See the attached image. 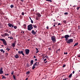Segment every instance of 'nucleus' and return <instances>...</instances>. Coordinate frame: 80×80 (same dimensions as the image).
<instances>
[{"label": "nucleus", "mask_w": 80, "mask_h": 80, "mask_svg": "<svg viewBox=\"0 0 80 80\" xmlns=\"http://www.w3.org/2000/svg\"><path fill=\"white\" fill-rule=\"evenodd\" d=\"M31 20V22L32 23H33V20Z\"/></svg>", "instance_id": "obj_34"}, {"label": "nucleus", "mask_w": 80, "mask_h": 80, "mask_svg": "<svg viewBox=\"0 0 80 80\" xmlns=\"http://www.w3.org/2000/svg\"><path fill=\"white\" fill-rule=\"evenodd\" d=\"M2 73H3V71H0V74H2Z\"/></svg>", "instance_id": "obj_19"}, {"label": "nucleus", "mask_w": 80, "mask_h": 80, "mask_svg": "<svg viewBox=\"0 0 80 80\" xmlns=\"http://www.w3.org/2000/svg\"><path fill=\"white\" fill-rule=\"evenodd\" d=\"M74 73H75V71H73V72H72L73 74H74Z\"/></svg>", "instance_id": "obj_51"}, {"label": "nucleus", "mask_w": 80, "mask_h": 80, "mask_svg": "<svg viewBox=\"0 0 80 80\" xmlns=\"http://www.w3.org/2000/svg\"><path fill=\"white\" fill-rule=\"evenodd\" d=\"M37 58V57H36L35 56H34V58Z\"/></svg>", "instance_id": "obj_55"}, {"label": "nucleus", "mask_w": 80, "mask_h": 80, "mask_svg": "<svg viewBox=\"0 0 80 80\" xmlns=\"http://www.w3.org/2000/svg\"><path fill=\"white\" fill-rule=\"evenodd\" d=\"M49 28H48V26H47V29H48Z\"/></svg>", "instance_id": "obj_49"}, {"label": "nucleus", "mask_w": 80, "mask_h": 80, "mask_svg": "<svg viewBox=\"0 0 80 80\" xmlns=\"http://www.w3.org/2000/svg\"><path fill=\"white\" fill-rule=\"evenodd\" d=\"M73 42V39H70L68 40L66 42L67 43L70 44L71 43H72Z\"/></svg>", "instance_id": "obj_4"}, {"label": "nucleus", "mask_w": 80, "mask_h": 80, "mask_svg": "<svg viewBox=\"0 0 80 80\" xmlns=\"http://www.w3.org/2000/svg\"><path fill=\"white\" fill-rule=\"evenodd\" d=\"M47 2H52V1L51 0H46Z\"/></svg>", "instance_id": "obj_20"}, {"label": "nucleus", "mask_w": 80, "mask_h": 80, "mask_svg": "<svg viewBox=\"0 0 80 80\" xmlns=\"http://www.w3.org/2000/svg\"><path fill=\"white\" fill-rule=\"evenodd\" d=\"M68 12H66L64 13V15H68Z\"/></svg>", "instance_id": "obj_35"}, {"label": "nucleus", "mask_w": 80, "mask_h": 80, "mask_svg": "<svg viewBox=\"0 0 80 80\" xmlns=\"http://www.w3.org/2000/svg\"><path fill=\"white\" fill-rule=\"evenodd\" d=\"M12 47H15V43H13L12 45Z\"/></svg>", "instance_id": "obj_16"}, {"label": "nucleus", "mask_w": 80, "mask_h": 80, "mask_svg": "<svg viewBox=\"0 0 80 80\" xmlns=\"http://www.w3.org/2000/svg\"><path fill=\"white\" fill-rule=\"evenodd\" d=\"M33 27L34 28H37V26L36 25H33Z\"/></svg>", "instance_id": "obj_17"}, {"label": "nucleus", "mask_w": 80, "mask_h": 80, "mask_svg": "<svg viewBox=\"0 0 80 80\" xmlns=\"http://www.w3.org/2000/svg\"><path fill=\"white\" fill-rule=\"evenodd\" d=\"M56 37L55 36H53L51 37V40L53 43H55L56 42V39H55Z\"/></svg>", "instance_id": "obj_3"}, {"label": "nucleus", "mask_w": 80, "mask_h": 80, "mask_svg": "<svg viewBox=\"0 0 80 80\" xmlns=\"http://www.w3.org/2000/svg\"><path fill=\"white\" fill-rule=\"evenodd\" d=\"M69 37H70V36L68 35H66L64 36V38L66 39H68Z\"/></svg>", "instance_id": "obj_10"}, {"label": "nucleus", "mask_w": 80, "mask_h": 80, "mask_svg": "<svg viewBox=\"0 0 80 80\" xmlns=\"http://www.w3.org/2000/svg\"><path fill=\"white\" fill-rule=\"evenodd\" d=\"M22 15H24V12H22Z\"/></svg>", "instance_id": "obj_36"}, {"label": "nucleus", "mask_w": 80, "mask_h": 80, "mask_svg": "<svg viewBox=\"0 0 80 80\" xmlns=\"http://www.w3.org/2000/svg\"><path fill=\"white\" fill-rule=\"evenodd\" d=\"M27 25L26 24H24L23 25V27H24V28H26V26Z\"/></svg>", "instance_id": "obj_24"}, {"label": "nucleus", "mask_w": 80, "mask_h": 80, "mask_svg": "<svg viewBox=\"0 0 80 80\" xmlns=\"http://www.w3.org/2000/svg\"><path fill=\"white\" fill-rule=\"evenodd\" d=\"M33 64V60H31V66Z\"/></svg>", "instance_id": "obj_14"}, {"label": "nucleus", "mask_w": 80, "mask_h": 80, "mask_svg": "<svg viewBox=\"0 0 80 80\" xmlns=\"http://www.w3.org/2000/svg\"><path fill=\"white\" fill-rule=\"evenodd\" d=\"M13 73H14V72H11V75H13Z\"/></svg>", "instance_id": "obj_40"}, {"label": "nucleus", "mask_w": 80, "mask_h": 80, "mask_svg": "<svg viewBox=\"0 0 80 80\" xmlns=\"http://www.w3.org/2000/svg\"><path fill=\"white\" fill-rule=\"evenodd\" d=\"M1 36L3 37H5L6 36H9V34L8 33H6L5 34H1Z\"/></svg>", "instance_id": "obj_6"}, {"label": "nucleus", "mask_w": 80, "mask_h": 80, "mask_svg": "<svg viewBox=\"0 0 80 80\" xmlns=\"http://www.w3.org/2000/svg\"><path fill=\"white\" fill-rule=\"evenodd\" d=\"M68 53V52H64V55H67Z\"/></svg>", "instance_id": "obj_31"}, {"label": "nucleus", "mask_w": 80, "mask_h": 80, "mask_svg": "<svg viewBox=\"0 0 80 80\" xmlns=\"http://www.w3.org/2000/svg\"><path fill=\"white\" fill-rule=\"evenodd\" d=\"M13 78L14 80H15L16 78H15V75H13Z\"/></svg>", "instance_id": "obj_27"}, {"label": "nucleus", "mask_w": 80, "mask_h": 80, "mask_svg": "<svg viewBox=\"0 0 80 80\" xmlns=\"http://www.w3.org/2000/svg\"><path fill=\"white\" fill-rule=\"evenodd\" d=\"M60 50V49H59L58 50H57V52H58V51H59Z\"/></svg>", "instance_id": "obj_53"}, {"label": "nucleus", "mask_w": 80, "mask_h": 80, "mask_svg": "<svg viewBox=\"0 0 80 80\" xmlns=\"http://www.w3.org/2000/svg\"><path fill=\"white\" fill-rule=\"evenodd\" d=\"M39 52V51H37V52H36V53H38Z\"/></svg>", "instance_id": "obj_45"}, {"label": "nucleus", "mask_w": 80, "mask_h": 80, "mask_svg": "<svg viewBox=\"0 0 80 80\" xmlns=\"http://www.w3.org/2000/svg\"><path fill=\"white\" fill-rule=\"evenodd\" d=\"M30 73V72H29V71H28L27 72H26V74L27 75H28V74H29Z\"/></svg>", "instance_id": "obj_22"}, {"label": "nucleus", "mask_w": 80, "mask_h": 80, "mask_svg": "<svg viewBox=\"0 0 80 80\" xmlns=\"http://www.w3.org/2000/svg\"><path fill=\"white\" fill-rule=\"evenodd\" d=\"M46 60H47V59H45L44 60V62H45V61H46Z\"/></svg>", "instance_id": "obj_48"}, {"label": "nucleus", "mask_w": 80, "mask_h": 80, "mask_svg": "<svg viewBox=\"0 0 80 80\" xmlns=\"http://www.w3.org/2000/svg\"><path fill=\"white\" fill-rule=\"evenodd\" d=\"M0 51H1V52H3V50L2 49H0Z\"/></svg>", "instance_id": "obj_42"}, {"label": "nucleus", "mask_w": 80, "mask_h": 80, "mask_svg": "<svg viewBox=\"0 0 80 80\" xmlns=\"http://www.w3.org/2000/svg\"><path fill=\"white\" fill-rule=\"evenodd\" d=\"M14 57L16 58H19V56H18V54H16L14 56Z\"/></svg>", "instance_id": "obj_11"}, {"label": "nucleus", "mask_w": 80, "mask_h": 80, "mask_svg": "<svg viewBox=\"0 0 80 80\" xmlns=\"http://www.w3.org/2000/svg\"><path fill=\"white\" fill-rule=\"evenodd\" d=\"M38 64H37V62H36L33 65V67L32 68L33 70L35 69V67L38 66Z\"/></svg>", "instance_id": "obj_5"}, {"label": "nucleus", "mask_w": 80, "mask_h": 80, "mask_svg": "<svg viewBox=\"0 0 80 80\" xmlns=\"http://www.w3.org/2000/svg\"><path fill=\"white\" fill-rule=\"evenodd\" d=\"M10 7H11V8H13V5H11V6H10Z\"/></svg>", "instance_id": "obj_28"}, {"label": "nucleus", "mask_w": 80, "mask_h": 80, "mask_svg": "<svg viewBox=\"0 0 80 80\" xmlns=\"http://www.w3.org/2000/svg\"><path fill=\"white\" fill-rule=\"evenodd\" d=\"M5 32H8V29H7Z\"/></svg>", "instance_id": "obj_43"}, {"label": "nucleus", "mask_w": 80, "mask_h": 80, "mask_svg": "<svg viewBox=\"0 0 80 80\" xmlns=\"http://www.w3.org/2000/svg\"><path fill=\"white\" fill-rule=\"evenodd\" d=\"M3 78H4V79H6V77H5V76H3L2 77V79H3Z\"/></svg>", "instance_id": "obj_26"}, {"label": "nucleus", "mask_w": 80, "mask_h": 80, "mask_svg": "<svg viewBox=\"0 0 80 80\" xmlns=\"http://www.w3.org/2000/svg\"><path fill=\"white\" fill-rule=\"evenodd\" d=\"M36 51H38V48H36Z\"/></svg>", "instance_id": "obj_54"}, {"label": "nucleus", "mask_w": 80, "mask_h": 80, "mask_svg": "<svg viewBox=\"0 0 80 80\" xmlns=\"http://www.w3.org/2000/svg\"><path fill=\"white\" fill-rule=\"evenodd\" d=\"M1 15H4V13H3L2 12L1 13H0Z\"/></svg>", "instance_id": "obj_29"}, {"label": "nucleus", "mask_w": 80, "mask_h": 80, "mask_svg": "<svg viewBox=\"0 0 80 80\" xmlns=\"http://www.w3.org/2000/svg\"><path fill=\"white\" fill-rule=\"evenodd\" d=\"M1 46L2 47H4V46L3 45H1Z\"/></svg>", "instance_id": "obj_63"}, {"label": "nucleus", "mask_w": 80, "mask_h": 80, "mask_svg": "<svg viewBox=\"0 0 80 80\" xmlns=\"http://www.w3.org/2000/svg\"><path fill=\"white\" fill-rule=\"evenodd\" d=\"M0 40L1 41H2L3 42V43L4 45H5V46H7V42H6V41L4 39H2V38H1L0 39Z\"/></svg>", "instance_id": "obj_1"}, {"label": "nucleus", "mask_w": 80, "mask_h": 80, "mask_svg": "<svg viewBox=\"0 0 80 80\" xmlns=\"http://www.w3.org/2000/svg\"><path fill=\"white\" fill-rule=\"evenodd\" d=\"M14 28L15 29H17V26H14Z\"/></svg>", "instance_id": "obj_25"}, {"label": "nucleus", "mask_w": 80, "mask_h": 80, "mask_svg": "<svg viewBox=\"0 0 80 80\" xmlns=\"http://www.w3.org/2000/svg\"><path fill=\"white\" fill-rule=\"evenodd\" d=\"M72 73H71L69 75V78H71L72 77Z\"/></svg>", "instance_id": "obj_18"}, {"label": "nucleus", "mask_w": 80, "mask_h": 80, "mask_svg": "<svg viewBox=\"0 0 80 80\" xmlns=\"http://www.w3.org/2000/svg\"><path fill=\"white\" fill-rule=\"evenodd\" d=\"M8 25L9 27H12V28H13V25L10 23H9L8 24Z\"/></svg>", "instance_id": "obj_9"}, {"label": "nucleus", "mask_w": 80, "mask_h": 80, "mask_svg": "<svg viewBox=\"0 0 80 80\" xmlns=\"http://www.w3.org/2000/svg\"><path fill=\"white\" fill-rule=\"evenodd\" d=\"M47 62H48L47 61H46V62H45L44 63H47Z\"/></svg>", "instance_id": "obj_50"}, {"label": "nucleus", "mask_w": 80, "mask_h": 80, "mask_svg": "<svg viewBox=\"0 0 80 80\" xmlns=\"http://www.w3.org/2000/svg\"><path fill=\"white\" fill-rule=\"evenodd\" d=\"M6 50H7L8 52L10 51V49L8 48H7L6 49Z\"/></svg>", "instance_id": "obj_21"}, {"label": "nucleus", "mask_w": 80, "mask_h": 80, "mask_svg": "<svg viewBox=\"0 0 80 80\" xmlns=\"http://www.w3.org/2000/svg\"><path fill=\"white\" fill-rule=\"evenodd\" d=\"M6 56L7 57H8V53H5Z\"/></svg>", "instance_id": "obj_23"}, {"label": "nucleus", "mask_w": 80, "mask_h": 80, "mask_svg": "<svg viewBox=\"0 0 80 80\" xmlns=\"http://www.w3.org/2000/svg\"><path fill=\"white\" fill-rule=\"evenodd\" d=\"M64 37L63 36L61 38V39H62L63 38H64Z\"/></svg>", "instance_id": "obj_58"}, {"label": "nucleus", "mask_w": 80, "mask_h": 80, "mask_svg": "<svg viewBox=\"0 0 80 80\" xmlns=\"http://www.w3.org/2000/svg\"><path fill=\"white\" fill-rule=\"evenodd\" d=\"M80 7H77V10H79V9H80Z\"/></svg>", "instance_id": "obj_30"}, {"label": "nucleus", "mask_w": 80, "mask_h": 80, "mask_svg": "<svg viewBox=\"0 0 80 80\" xmlns=\"http://www.w3.org/2000/svg\"><path fill=\"white\" fill-rule=\"evenodd\" d=\"M25 80H28V78H26Z\"/></svg>", "instance_id": "obj_62"}, {"label": "nucleus", "mask_w": 80, "mask_h": 80, "mask_svg": "<svg viewBox=\"0 0 80 80\" xmlns=\"http://www.w3.org/2000/svg\"><path fill=\"white\" fill-rule=\"evenodd\" d=\"M18 53L19 54H21L23 56H25V54H24V53H23V51H18Z\"/></svg>", "instance_id": "obj_7"}, {"label": "nucleus", "mask_w": 80, "mask_h": 80, "mask_svg": "<svg viewBox=\"0 0 80 80\" xmlns=\"http://www.w3.org/2000/svg\"><path fill=\"white\" fill-rule=\"evenodd\" d=\"M45 57H46L47 58H48V56H46Z\"/></svg>", "instance_id": "obj_46"}, {"label": "nucleus", "mask_w": 80, "mask_h": 80, "mask_svg": "<svg viewBox=\"0 0 80 80\" xmlns=\"http://www.w3.org/2000/svg\"><path fill=\"white\" fill-rule=\"evenodd\" d=\"M29 18L31 20H32V19L30 17H29Z\"/></svg>", "instance_id": "obj_60"}, {"label": "nucleus", "mask_w": 80, "mask_h": 80, "mask_svg": "<svg viewBox=\"0 0 80 80\" xmlns=\"http://www.w3.org/2000/svg\"><path fill=\"white\" fill-rule=\"evenodd\" d=\"M78 57H80V55L78 56Z\"/></svg>", "instance_id": "obj_64"}, {"label": "nucleus", "mask_w": 80, "mask_h": 80, "mask_svg": "<svg viewBox=\"0 0 80 80\" xmlns=\"http://www.w3.org/2000/svg\"><path fill=\"white\" fill-rule=\"evenodd\" d=\"M2 52L3 53H5V51H3Z\"/></svg>", "instance_id": "obj_56"}, {"label": "nucleus", "mask_w": 80, "mask_h": 80, "mask_svg": "<svg viewBox=\"0 0 80 80\" xmlns=\"http://www.w3.org/2000/svg\"><path fill=\"white\" fill-rule=\"evenodd\" d=\"M59 25H61V23H58V26Z\"/></svg>", "instance_id": "obj_41"}, {"label": "nucleus", "mask_w": 80, "mask_h": 80, "mask_svg": "<svg viewBox=\"0 0 80 80\" xmlns=\"http://www.w3.org/2000/svg\"><path fill=\"white\" fill-rule=\"evenodd\" d=\"M78 44V42H77L75 43V45H74V47H75V46H77Z\"/></svg>", "instance_id": "obj_15"}, {"label": "nucleus", "mask_w": 80, "mask_h": 80, "mask_svg": "<svg viewBox=\"0 0 80 80\" xmlns=\"http://www.w3.org/2000/svg\"><path fill=\"white\" fill-rule=\"evenodd\" d=\"M37 15L39 18L41 17V16H42V15H40V14L39 13H38Z\"/></svg>", "instance_id": "obj_13"}, {"label": "nucleus", "mask_w": 80, "mask_h": 80, "mask_svg": "<svg viewBox=\"0 0 80 80\" xmlns=\"http://www.w3.org/2000/svg\"><path fill=\"white\" fill-rule=\"evenodd\" d=\"M0 69V71H3V70H3V68H1Z\"/></svg>", "instance_id": "obj_32"}, {"label": "nucleus", "mask_w": 80, "mask_h": 80, "mask_svg": "<svg viewBox=\"0 0 80 80\" xmlns=\"http://www.w3.org/2000/svg\"><path fill=\"white\" fill-rule=\"evenodd\" d=\"M36 20H38V17H36Z\"/></svg>", "instance_id": "obj_39"}, {"label": "nucleus", "mask_w": 80, "mask_h": 80, "mask_svg": "<svg viewBox=\"0 0 80 80\" xmlns=\"http://www.w3.org/2000/svg\"><path fill=\"white\" fill-rule=\"evenodd\" d=\"M27 66L28 67H30V65H29V64H27Z\"/></svg>", "instance_id": "obj_52"}, {"label": "nucleus", "mask_w": 80, "mask_h": 80, "mask_svg": "<svg viewBox=\"0 0 80 80\" xmlns=\"http://www.w3.org/2000/svg\"><path fill=\"white\" fill-rule=\"evenodd\" d=\"M35 61H37V59H35Z\"/></svg>", "instance_id": "obj_57"}, {"label": "nucleus", "mask_w": 80, "mask_h": 80, "mask_svg": "<svg viewBox=\"0 0 80 80\" xmlns=\"http://www.w3.org/2000/svg\"><path fill=\"white\" fill-rule=\"evenodd\" d=\"M66 67V65L64 64L63 66L62 67L64 68V67Z\"/></svg>", "instance_id": "obj_37"}, {"label": "nucleus", "mask_w": 80, "mask_h": 80, "mask_svg": "<svg viewBox=\"0 0 80 80\" xmlns=\"http://www.w3.org/2000/svg\"><path fill=\"white\" fill-rule=\"evenodd\" d=\"M25 51L26 54H28L30 52V50L28 49H26Z\"/></svg>", "instance_id": "obj_8"}, {"label": "nucleus", "mask_w": 80, "mask_h": 80, "mask_svg": "<svg viewBox=\"0 0 80 80\" xmlns=\"http://www.w3.org/2000/svg\"><path fill=\"white\" fill-rule=\"evenodd\" d=\"M33 27H32V24H29V25L28 26V30H31L32 29H33Z\"/></svg>", "instance_id": "obj_2"}, {"label": "nucleus", "mask_w": 80, "mask_h": 80, "mask_svg": "<svg viewBox=\"0 0 80 80\" xmlns=\"http://www.w3.org/2000/svg\"><path fill=\"white\" fill-rule=\"evenodd\" d=\"M65 41L67 42V39H66Z\"/></svg>", "instance_id": "obj_61"}, {"label": "nucleus", "mask_w": 80, "mask_h": 80, "mask_svg": "<svg viewBox=\"0 0 80 80\" xmlns=\"http://www.w3.org/2000/svg\"><path fill=\"white\" fill-rule=\"evenodd\" d=\"M33 35H35L36 34V32H35L34 30H32L31 32Z\"/></svg>", "instance_id": "obj_12"}, {"label": "nucleus", "mask_w": 80, "mask_h": 80, "mask_svg": "<svg viewBox=\"0 0 80 80\" xmlns=\"http://www.w3.org/2000/svg\"><path fill=\"white\" fill-rule=\"evenodd\" d=\"M10 39H12V40L13 37H10Z\"/></svg>", "instance_id": "obj_47"}, {"label": "nucleus", "mask_w": 80, "mask_h": 80, "mask_svg": "<svg viewBox=\"0 0 80 80\" xmlns=\"http://www.w3.org/2000/svg\"><path fill=\"white\" fill-rule=\"evenodd\" d=\"M48 50H51V48H48Z\"/></svg>", "instance_id": "obj_59"}, {"label": "nucleus", "mask_w": 80, "mask_h": 80, "mask_svg": "<svg viewBox=\"0 0 80 80\" xmlns=\"http://www.w3.org/2000/svg\"><path fill=\"white\" fill-rule=\"evenodd\" d=\"M66 21H65V20L63 21V23H66Z\"/></svg>", "instance_id": "obj_38"}, {"label": "nucleus", "mask_w": 80, "mask_h": 80, "mask_svg": "<svg viewBox=\"0 0 80 80\" xmlns=\"http://www.w3.org/2000/svg\"><path fill=\"white\" fill-rule=\"evenodd\" d=\"M54 24L55 25H57V24H58V22H54Z\"/></svg>", "instance_id": "obj_33"}, {"label": "nucleus", "mask_w": 80, "mask_h": 80, "mask_svg": "<svg viewBox=\"0 0 80 80\" xmlns=\"http://www.w3.org/2000/svg\"><path fill=\"white\" fill-rule=\"evenodd\" d=\"M8 74H5V75H6H6H7V76H8Z\"/></svg>", "instance_id": "obj_44"}]
</instances>
